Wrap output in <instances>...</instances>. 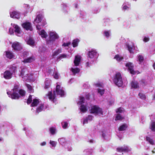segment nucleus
I'll return each mask as SVG.
<instances>
[{"label":"nucleus","instance_id":"f257e3e1","mask_svg":"<svg viewBox=\"0 0 155 155\" xmlns=\"http://www.w3.org/2000/svg\"><path fill=\"white\" fill-rule=\"evenodd\" d=\"M114 83L118 87H121L123 85V81L121 74L120 72H117L115 74L113 79Z\"/></svg>","mask_w":155,"mask_h":155},{"label":"nucleus","instance_id":"0e129e2a","mask_svg":"<svg viewBox=\"0 0 155 155\" xmlns=\"http://www.w3.org/2000/svg\"><path fill=\"white\" fill-rule=\"evenodd\" d=\"M46 143L44 141L41 144V145L42 146H45L46 144Z\"/></svg>","mask_w":155,"mask_h":155},{"label":"nucleus","instance_id":"a18cd8bd","mask_svg":"<svg viewBox=\"0 0 155 155\" xmlns=\"http://www.w3.org/2000/svg\"><path fill=\"white\" fill-rule=\"evenodd\" d=\"M66 57V55L65 54H62L60 55L58 57V59H61L62 58H65Z\"/></svg>","mask_w":155,"mask_h":155},{"label":"nucleus","instance_id":"0eeeda50","mask_svg":"<svg viewBox=\"0 0 155 155\" xmlns=\"http://www.w3.org/2000/svg\"><path fill=\"white\" fill-rule=\"evenodd\" d=\"M53 93V94H52V92L51 91H49L47 94V96L48 97V98L50 100L54 102L55 101V99L56 98L55 91H54Z\"/></svg>","mask_w":155,"mask_h":155},{"label":"nucleus","instance_id":"6e6d98bb","mask_svg":"<svg viewBox=\"0 0 155 155\" xmlns=\"http://www.w3.org/2000/svg\"><path fill=\"white\" fill-rule=\"evenodd\" d=\"M149 40V38H148L145 37L143 39V41L145 42L148 41Z\"/></svg>","mask_w":155,"mask_h":155},{"label":"nucleus","instance_id":"473e14b6","mask_svg":"<svg viewBox=\"0 0 155 155\" xmlns=\"http://www.w3.org/2000/svg\"><path fill=\"white\" fill-rule=\"evenodd\" d=\"M114 58L118 61H120L123 59V58L120 57L119 54H116L114 57Z\"/></svg>","mask_w":155,"mask_h":155},{"label":"nucleus","instance_id":"7ed1b4c3","mask_svg":"<svg viewBox=\"0 0 155 155\" xmlns=\"http://www.w3.org/2000/svg\"><path fill=\"white\" fill-rule=\"evenodd\" d=\"M30 75L26 68H23L21 70V76L24 80L26 81L28 80Z\"/></svg>","mask_w":155,"mask_h":155},{"label":"nucleus","instance_id":"f704fd0d","mask_svg":"<svg viewBox=\"0 0 155 155\" xmlns=\"http://www.w3.org/2000/svg\"><path fill=\"white\" fill-rule=\"evenodd\" d=\"M123 119L122 117L120 114H117L115 117V120L117 121L118 120H121Z\"/></svg>","mask_w":155,"mask_h":155},{"label":"nucleus","instance_id":"774afa93","mask_svg":"<svg viewBox=\"0 0 155 155\" xmlns=\"http://www.w3.org/2000/svg\"><path fill=\"white\" fill-rule=\"evenodd\" d=\"M153 67L154 69L155 70V63L153 64Z\"/></svg>","mask_w":155,"mask_h":155},{"label":"nucleus","instance_id":"412c9836","mask_svg":"<svg viewBox=\"0 0 155 155\" xmlns=\"http://www.w3.org/2000/svg\"><path fill=\"white\" fill-rule=\"evenodd\" d=\"M44 107V104H40L37 107L36 109V111L38 113L41 112L43 110Z\"/></svg>","mask_w":155,"mask_h":155},{"label":"nucleus","instance_id":"e2e57ef3","mask_svg":"<svg viewBox=\"0 0 155 155\" xmlns=\"http://www.w3.org/2000/svg\"><path fill=\"white\" fill-rule=\"evenodd\" d=\"M96 86L97 87H102V85L100 84L97 83L95 84Z\"/></svg>","mask_w":155,"mask_h":155},{"label":"nucleus","instance_id":"79ce46f5","mask_svg":"<svg viewBox=\"0 0 155 155\" xmlns=\"http://www.w3.org/2000/svg\"><path fill=\"white\" fill-rule=\"evenodd\" d=\"M62 127L64 129L66 128L68 125V124L67 122H64L62 123Z\"/></svg>","mask_w":155,"mask_h":155},{"label":"nucleus","instance_id":"b1692460","mask_svg":"<svg viewBox=\"0 0 155 155\" xmlns=\"http://www.w3.org/2000/svg\"><path fill=\"white\" fill-rule=\"evenodd\" d=\"M15 29V32L16 35L20 34L21 33V29L20 28L18 25H15L14 27Z\"/></svg>","mask_w":155,"mask_h":155},{"label":"nucleus","instance_id":"5701e85b","mask_svg":"<svg viewBox=\"0 0 155 155\" xmlns=\"http://www.w3.org/2000/svg\"><path fill=\"white\" fill-rule=\"evenodd\" d=\"M128 126L126 124H123L121 125L118 128V130L120 131L125 130L127 128Z\"/></svg>","mask_w":155,"mask_h":155},{"label":"nucleus","instance_id":"6ab92c4d","mask_svg":"<svg viewBox=\"0 0 155 155\" xmlns=\"http://www.w3.org/2000/svg\"><path fill=\"white\" fill-rule=\"evenodd\" d=\"M81 61V58L80 57L78 56L77 55H76L75 56V59L74 61V65L76 66H78L79 64Z\"/></svg>","mask_w":155,"mask_h":155},{"label":"nucleus","instance_id":"680f3d73","mask_svg":"<svg viewBox=\"0 0 155 155\" xmlns=\"http://www.w3.org/2000/svg\"><path fill=\"white\" fill-rule=\"evenodd\" d=\"M36 28L37 30H40L41 29L40 26L39 25H37L36 26Z\"/></svg>","mask_w":155,"mask_h":155},{"label":"nucleus","instance_id":"4468645a","mask_svg":"<svg viewBox=\"0 0 155 155\" xmlns=\"http://www.w3.org/2000/svg\"><path fill=\"white\" fill-rule=\"evenodd\" d=\"M97 53V52L94 50L92 49L91 51H89L88 53V55L89 58H92L94 57Z\"/></svg>","mask_w":155,"mask_h":155},{"label":"nucleus","instance_id":"69168bd1","mask_svg":"<svg viewBox=\"0 0 155 155\" xmlns=\"http://www.w3.org/2000/svg\"><path fill=\"white\" fill-rule=\"evenodd\" d=\"M49 85H48H48H46V83H45V88L47 89L48 88H49Z\"/></svg>","mask_w":155,"mask_h":155},{"label":"nucleus","instance_id":"4c0bfd02","mask_svg":"<svg viewBox=\"0 0 155 155\" xmlns=\"http://www.w3.org/2000/svg\"><path fill=\"white\" fill-rule=\"evenodd\" d=\"M17 67L16 66H12L10 68V71L12 73V74L13 73H15V71L17 69Z\"/></svg>","mask_w":155,"mask_h":155},{"label":"nucleus","instance_id":"49530a36","mask_svg":"<svg viewBox=\"0 0 155 155\" xmlns=\"http://www.w3.org/2000/svg\"><path fill=\"white\" fill-rule=\"evenodd\" d=\"M104 34L105 35L107 38H108L110 36V34L108 31H105L104 32Z\"/></svg>","mask_w":155,"mask_h":155},{"label":"nucleus","instance_id":"7c9ffc66","mask_svg":"<svg viewBox=\"0 0 155 155\" xmlns=\"http://www.w3.org/2000/svg\"><path fill=\"white\" fill-rule=\"evenodd\" d=\"M61 49H58L56 50L54 52L52 56L54 57L58 55L59 53H61Z\"/></svg>","mask_w":155,"mask_h":155},{"label":"nucleus","instance_id":"4be33fe9","mask_svg":"<svg viewBox=\"0 0 155 155\" xmlns=\"http://www.w3.org/2000/svg\"><path fill=\"white\" fill-rule=\"evenodd\" d=\"M35 60L34 57H29L25 59L24 60V62L25 63H31L33 61Z\"/></svg>","mask_w":155,"mask_h":155},{"label":"nucleus","instance_id":"bb28decb","mask_svg":"<svg viewBox=\"0 0 155 155\" xmlns=\"http://www.w3.org/2000/svg\"><path fill=\"white\" fill-rule=\"evenodd\" d=\"M140 98L142 100H145L146 99V96L144 94L140 92L138 94Z\"/></svg>","mask_w":155,"mask_h":155},{"label":"nucleus","instance_id":"ddd939ff","mask_svg":"<svg viewBox=\"0 0 155 155\" xmlns=\"http://www.w3.org/2000/svg\"><path fill=\"white\" fill-rule=\"evenodd\" d=\"M12 99H18L20 97L19 94L15 91H14L9 96Z\"/></svg>","mask_w":155,"mask_h":155},{"label":"nucleus","instance_id":"9d476101","mask_svg":"<svg viewBox=\"0 0 155 155\" xmlns=\"http://www.w3.org/2000/svg\"><path fill=\"white\" fill-rule=\"evenodd\" d=\"M117 151L118 152H128L129 151V148L128 147L124 146L123 147H119L117 148Z\"/></svg>","mask_w":155,"mask_h":155},{"label":"nucleus","instance_id":"f03ea898","mask_svg":"<svg viewBox=\"0 0 155 155\" xmlns=\"http://www.w3.org/2000/svg\"><path fill=\"white\" fill-rule=\"evenodd\" d=\"M90 113L96 114H100L101 115L103 114V112L102 109L98 106L94 105L92 106L90 110Z\"/></svg>","mask_w":155,"mask_h":155},{"label":"nucleus","instance_id":"052dcab7","mask_svg":"<svg viewBox=\"0 0 155 155\" xmlns=\"http://www.w3.org/2000/svg\"><path fill=\"white\" fill-rule=\"evenodd\" d=\"M128 8H129V7L127 5H124L123 7V9L124 10H127Z\"/></svg>","mask_w":155,"mask_h":155},{"label":"nucleus","instance_id":"1a4fd4ad","mask_svg":"<svg viewBox=\"0 0 155 155\" xmlns=\"http://www.w3.org/2000/svg\"><path fill=\"white\" fill-rule=\"evenodd\" d=\"M59 38L57 34L54 32H51L50 33L49 39L50 41H54Z\"/></svg>","mask_w":155,"mask_h":155},{"label":"nucleus","instance_id":"338daca9","mask_svg":"<svg viewBox=\"0 0 155 155\" xmlns=\"http://www.w3.org/2000/svg\"><path fill=\"white\" fill-rule=\"evenodd\" d=\"M7 93L9 96L11 94L10 92H7Z\"/></svg>","mask_w":155,"mask_h":155},{"label":"nucleus","instance_id":"c03bdc74","mask_svg":"<svg viewBox=\"0 0 155 155\" xmlns=\"http://www.w3.org/2000/svg\"><path fill=\"white\" fill-rule=\"evenodd\" d=\"M55 129L53 127H51L50 128V132L52 134H55Z\"/></svg>","mask_w":155,"mask_h":155},{"label":"nucleus","instance_id":"dca6fc26","mask_svg":"<svg viewBox=\"0 0 155 155\" xmlns=\"http://www.w3.org/2000/svg\"><path fill=\"white\" fill-rule=\"evenodd\" d=\"M127 47L128 48V50L129 51L130 53L134 54V51L135 49V47L133 45L132 46H130L129 44H127Z\"/></svg>","mask_w":155,"mask_h":155},{"label":"nucleus","instance_id":"2eb2a0df","mask_svg":"<svg viewBox=\"0 0 155 155\" xmlns=\"http://www.w3.org/2000/svg\"><path fill=\"white\" fill-rule=\"evenodd\" d=\"M6 56L8 58L11 59L15 57L14 54L10 51H5Z\"/></svg>","mask_w":155,"mask_h":155},{"label":"nucleus","instance_id":"4d7b16f0","mask_svg":"<svg viewBox=\"0 0 155 155\" xmlns=\"http://www.w3.org/2000/svg\"><path fill=\"white\" fill-rule=\"evenodd\" d=\"M18 86H15L14 87V88L13 89V91H15L16 92V91H17L18 89Z\"/></svg>","mask_w":155,"mask_h":155},{"label":"nucleus","instance_id":"5fc2aeb1","mask_svg":"<svg viewBox=\"0 0 155 155\" xmlns=\"http://www.w3.org/2000/svg\"><path fill=\"white\" fill-rule=\"evenodd\" d=\"M88 120V119L87 118V117H86V118L85 119H84V120L83 124H85L87 123Z\"/></svg>","mask_w":155,"mask_h":155},{"label":"nucleus","instance_id":"393cba45","mask_svg":"<svg viewBox=\"0 0 155 155\" xmlns=\"http://www.w3.org/2000/svg\"><path fill=\"white\" fill-rule=\"evenodd\" d=\"M71 71L73 73V74L74 75L80 72V69L79 68H71Z\"/></svg>","mask_w":155,"mask_h":155},{"label":"nucleus","instance_id":"39448f33","mask_svg":"<svg viewBox=\"0 0 155 155\" xmlns=\"http://www.w3.org/2000/svg\"><path fill=\"white\" fill-rule=\"evenodd\" d=\"M22 27L27 31H32L33 30L31 23L29 22H26L22 24Z\"/></svg>","mask_w":155,"mask_h":155},{"label":"nucleus","instance_id":"20e7f679","mask_svg":"<svg viewBox=\"0 0 155 155\" xmlns=\"http://www.w3.org/2000/svg\"><path fill=\"white\" fill-rule=\"evenodd\" d=\"M12 47L13 50L16 51H20L23 49L21 43L17 41L14 42L12 44Z\"/></svg>","mask_w":155,"mask_h":155},{"label":"nucleus","instance_id":"2f4dec72","mask_svg":"<svg viewBox=\"0 0 155 155\" xmlns=\"http://www.w3.org/2000/svg\"><path fill=\"white\" fill-rule=\"evenodd\" d=\"M18 93L21 97H24L25 95V91L22 89H20L19 90Z\"/></svg>","mask_w":155,"mask_h":155},{"label":"nucleus","instance_id":"a211bd4d","mask_svg":"<svg viewBox=\"0 0 155 155\" xmlns=\"http://www.w3.org/2000/svg\"><path fill=\"white\" fill-rule=\"evenodd\" d=\"M40 102L39 99L36 98L34 99L33 100V102L31 104V107H35L37 106L39 103Z\"/></svg>","mask_w":155,"mask_h":155},{"label":"nucleus","instance_id":"e433bc0d","mask_svg":"<svg viewBox=\"0 0 155 155\" xmlns=\"http://www.w3.org/2000/svg\"><path fill=\"white\" fill-rule=\"evenodd\" d=\"M150 129L153 131H155V121L152 123Z\"/></svg>","mask_w":155,"mask_h":155},{"label":"nucleus","instance_id":"3c124183","mask_svg":"<svg viewBox=\"0 0 155 155\" xmlns=\"http://www.w3.org/2000/svg\"><path fill=\"white\" fill-rule=\"evenodd\" d=\"M122 108L121 107H120L117 109V110L116 111V112L117 113H122Z\"/></svg>","mask_w":155,"mask_h":155},{"label":"nucleus","instance_id":"cd10ccee","mask_svg":"<svg viewBox=\"0 0 155 155\" xmlns=\"http://www.w3.org/2000/svg\"><path fill=\"white\" fill-rule=\"evenodd\" d=\"M80 109L81 111L83 112H86L87 110L86 106L84 104L81 105Z\"/></svg>","mask_w":155,"mask_h":155},{"label":"nucleus","instance_id":"37998d69","mask_svg":"<svg viewBox=\"0 0 155 155\" xmlns=\"http://www.w3.org/2000/svg\"><path fill=\"white\" fill-rule=\"evenodd\" d=\"M84 98L83 97H80V101L79 102L81 104H82L84 103Z\"/></svg>","mask_w":155,"mask_h":155},{"label":"nucleus","instance_id":"58836bf2","mask_svg":"<svg viewBox=\"0 0 155 155\" xmlns=\"http://www.w3.org/2000/svg\"><path fill=\"white\" fill-rule=\"evenodd\" d=\"M140 84L142 85V86H144L146 84L147 82L145 79H142L140 81Z\"/></svg>","mask_w":155,"mask_h":155},{"label":"nucleus","instance_id":"de8ad7c7","mask_svg":"<svg viewBox=\"0 0 155 155\" xmlns=\"http://www.w3.org/2000/svg\"><path fill=\"white\" fill-rule=\"evenodd\" d=\"M26 86L27 87L29 91H31L32 90V87L29 84H26Z\"/></svg>","mask_w":155,"mask_h":155},{"label":"nucleus","instance_id":"a878e982","mask_svg":"<svg viewBox=\"0 0 155 155\" xmlns=\"http://www.w3.org/2000/svg\"><path fill=\"white\" fill-rule=\"evenodd\" d=\"M79 41V40L78 39H74L73 41L72 42V45L73 47L74 48L76 47L78 45V43Z\"/></svg>","mask_w":155,"mask_h":155},{"label":"nucleus","instance_id":"bf43d9fd","mask_svg":"<svg viewBox=\"0 0 155 155\" xmlns=\"http://www.w3.org/2000/svg\"><path fill=\"white\" fill-rule=\"evenodd\" d=\"M9 32L11 35L12 34L14 33L13 31V29L11 28L9 29Z\"/></svg>","mask_w":155,"mask_h":155},{"label":"nucleus","instance_id":"603ef678","mask_svg":"<svg viewBox=\"0 0 155 155\" xmlns=\"http://www.w3.org/2000/svg\"><path fill=\"white\" fill-rule=\"evenodd\" d=\"M87 118L88 119V120L90 121H91L92 120L93 118V116L91 115H88Z\"/></svg>","mask_w":155,"mask_h":155},{"label":"nucleus","instance_id":"f8f14e48","mask_svg":"<svg viewBox=\"0 0 155 155\" xmlns=\"http://www.w3.org/2000/svg\"><path fill=\"white\" fill-rule=\"evenodd\" d=\"M60 86L59 85H58L56 86V91L57 92V95H60L61 97H62L64 95V91L62 90H60Z\"/></svg>","mask_w":155,"mask_h":155},{"label":"nucleus","instance_id":"c756f323","mask_svg":"<svg viewBox=\"0 0 155 155\" xmlns=\"http://www.w3.org/2000/svg\"><path fill=\"white\" fill-rule=\"evenodd\" d=\"M40 35H41V37L43 38H46L47 37V35L46 32L44 30H42L41 31L40 34Z\"/></svg>","mask_w":155,"mask_h":155},{"label":"nucleus","instance_id":"423d86ee","mask_svg":"<svg viewBox=\"0 0 155 155\" xmlns=\"http://www.w3.org/2000/svg\"><path fill=\"white\" fill-rule=\"evenodd\" d=\"M125 66L128 67V71L130 73L132 74H136V71L134 70V66L132 63L131 62H128L125 64Z\"/></svg>","mask_w":155,"mask_h":155},{"label":"nucleus","instance_id":"a19ab883","mask_svg":"<svg viewBox=\"0 0 155 155\" xmlns=\"http://www.w3.org/2000/svg\"><path fill=\"white\" fill-rule=\"evenodd\" d=\"M98 92L101 95H102L104 94V89H101L98 88L97 89Z\"/></svg>","mask_w":155,"mask_h":155},{"label":"nucleus","instance_id":"8fccbe9b","mask_svg":"<svg viewBox=\"0 0 155 155\" xmlns=\"http://www.w3.org/2000/svg\"><path fill=\"white\" fill-rule=\"evenodd\" d=\"M71 44V43L70 42H69L67 43H64L62 46L64 47H66V46H68L69 45H70Z\"/></svg>","mask_w":155,"mask_h":155},{"label":"nucleus","instance_id":"aec40b11","mask_svg":"<svg viewBox=\"0 0 155 155\" xmlns=\"http://www.w3.org/2000/svg\"><path fill=\"white\" fill-rule=\"evenodd\" d=\"M43 18V16L42 15H38L37 16L35 20V21H36L37 23H39L41 21Z\"/></svg>","mask_w":155,"mask_h":155},{"label":"nucleus","instance_id":"72a5a7b5","mask_svg":"<svg viewBox=\"0 0 155 155\" xmlns=\"http://www.w3.org/2000/svg\"><path fill=\"white\" fill-rule=\"evenodd\" d=\"M138 59L140 63L142 62L144 60V57L142 55H138Z\"/></svg>","mask_w":155,"mask_h":155},{"label":"nucleus","instance_id":"864d4df0","mask_svg":"<svg viewBox=\"0 0 155 155\" xmlns=\"http://www.w3.org/2000/svg\"><path fill=\"white\" fill-rule=\"evenodd\" d=\"M90 94L89 93H88L86 94L85 96V98L87 100H90Z\"/></svg>","mask_w":155,"mask_h":155},{"label":"nucleus","instance_id":"13d9d810","mask_svg":"<svg viewBox=\"0 0 155 155\" xmlns=\"http://www.w3.org/2000/svg\"><path fill=\"white\" fill-rule=\"evenodd\" d=\"M54 77L55 79H58L59 78L58 74L56 73H55L54 76Z\"/></svg>","mask_w":155,"mask_h":155},{"label":"nucleus","instance_id":"c9c22d12","mask_svg":"<svg viewBox=\"0 0 155 155\" xmlns=\"http://www.w3.org/2000/svg\"><path fill=\"white\" fill-rule=\"evenodd\" d=\"M146 140L148 141L150 144L153 145L154 144L153 141L152 139L150 138V137L147 136L146 137Z\"/></svg>","mask_w":155,"mask_h":155},{"label":"nucleus","instance_id":"9b49d317","mask_svg":"<svg viewBox=\"0 0 155 155\" xmlns=\"http://www.w3.org/2000/svg\"><path fill=\"white\" fill-rule=\"evenodd\" d=\"M10 16L11 18L19 19L20 18V15L19 13L17 12L14 11L10 13Z\"/></svg>","mask_w":155,"mask_h":155},{"label":"nucleus","instance_id":"f3484780","mask_svg":"<svg viewBox=\"0 0 155 155\" xmlns=\"http://www.w3.org/2000/svg\"><path fill=\"white\" fill-rule=\"evenodd\" d=\"M131 86L133 88L137 89L139 87L138 83L135 81H132L131 83Z\"/></svg>","mask_w":155,"mask_h":155},{"label":"nucleus","instance_id":"ea45409f","mask_svg":"<svg viewBox=\"0 0 155 155\" xmlns=\"http://www.w3.org/2000/svg\"><path fill=\"white\" fill-rule=\"evenodd\" d=\"M32 97L31 95H29L28 97V98L27 99V104H31V103L32 101Z\"/></svg>","mask_w":155,"mask_h":155},{"label":"nucleus","instance_id":"09e8293b","mask_svg":"<svg viewBox=\"0 0 155 155\" xmlns=\"http://www.w3.org/2000/svg\"><path fill=\"white\" fill-rule=\"evenodd\" d=\"M50 143L53 146L55 147L56 146V143L55 141L51 140L50 142Z\"/></svg>","mask_w":155,"mask_h":155},{"label":"nucleus","instance_id":"6e6552de","mask_svg":"<svg viewBox=\"0 0 155 155\" xmlns=\"http://www.w3.org/2000/svg\"><path fill=\"white\" fill-rule=\"evenodd\" d=\"M12 73L10 71L6 70L5 71L3 74V77L6 79H10L12 77Z\"/></svg>","mask_w":155,"mask_h":155},{"label":"nucleus","instance_id":"c85d7f7f","mask_svg":"<svg viewBox=\"0 0 155 155\" xmlns=\"http://www.w3.org/2000/svg\"><path fill=\"white\" fill-rule=\"evenodd\" d=\"M34 41L32 38H30L27 41V44L31 45H33L34 44Z\"/></svg>","mask_w":155,"mask_h":155}]
</instances>
